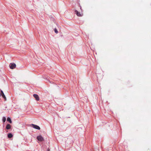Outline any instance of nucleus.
I'll return each instance as SVG.
<instances>
[{
    "instance_id": "0eeeda50",
    "label": "nucleus",
    "mask_w": 151,
    "mask_h": 151,
    "mask_svg": "<svg viewBox=\"0 0 151 151\" xmlns=\"http://www.w3.org/2000/svg\"><path fill=\"white\" fill-rule=\"evenodd\" d=\"M11 128V126L9 124H7L6 127V129H9Z\"/></svg>"
},
{
    "instance_id": "9d476101",
    "label": "nucleus",
    "mask_w": 151,
    "mask_h": 151,
    "mask_svg": "<svg viewBox=\"0 0 151 151\" xmlns=\"http://www.w3.org/2000/svg\"><path fill=\"white\" fill-rule=\"evenodd\" d=\"M2 121L3 122H4L6 121V118L5 117H3L2 118Z\"/></svg>"
},
{
    "instance_id": "6e6552de",
    "label": "nucleus",
    "mask_w": 151,
    "mask_h": 151,
    "mask_svg": "<svg viewBox=\"0 0 151 151\" xmlns=\"http://www.w3.org/2000/svg\"><path fill=\"white\" fill-rule=\"evenodd\" d=\"M7 136L8 138H10L13 137V135L11 133H9L8 134Z\"/></svg>"
},
{
    "instance_id": "f8f14e48",
    "label": "nucleus",
    "mask_w": 151,
    "mask_h": 151,
    "mask_svg": "<svg viewBox=\"0 0 151 151\" xmlns=\"http://www.w3.org/2000/svg\"><path fill=\"white\" fill-rule=\"evenodd\" d=\"M50 150L49 148H48L47 150V151H50Z\"/></svg>"
},
{
    "instance_id": "7ed1b4c3",
    "label": "nucleus",
    "mask_w": 151,
    "mask_h": 151,
    "mask_svg": "<svg viewBox=\"0 0 151 151\" xmlns=\"http://www.w3.org/2000/svg\"><path fill=\"white\" fill-rule=\"evenodd\" d=\"M37 139L39 141L42 142L44 140L43 138L41 135H39L37 137Z\"/></svg>"
},
{
    "instance_id": "39448f33",
    "label": "nucleus",
    "mask_w": 151,
    "mask_h": 151,
    "mask_svg": "<svg viewBox=\"0 0 151 151\" xmlns=\"http://www.w3.org/2000/svg\"><path fill=\"white\" fill-rule=\"evenodd\" d=\"M1 95L2 96L3 98L4 99L5 101H6V98L3 92L2 91H1Z\"/></svg>"
},
{
    "instance_id": "423d86ee",
    "label": "nucleus",
    "mask_w": 151,
    "mask_h": 151,
    "mask_svg": "<svg viewBox=\"0 0 151 151\" xmlns=\"http://www.w3.org/2000/svg\"><path fill=\"white\" fill-rule=\"evenodd\" d=\"M75 13L76 14V15L79 17L81 16V15L80 13L77 10H75Z\"/></svg>"
},
{
    "instance_id": "1a4fd4ad",
    "label": "nucleus",
    "mask_w": 151,
    "mask_h": 151,
    "mask_svg": "<svg viewBox=\"0 0 151 151\" xmlns=\"http://www.w3.org/2000/svg\"><path fill=\"white\" fill-rule=\"evenodd\" d=\"M7 121L8 122H9L10 123H12V121L11 119L9 117H8L7 118Z\"/></svg>"
},
{
    "instance_id": "f257e3e1",
    "label": "nucleus",
    "mask_w": 151,
    "mask_h": 151,
    "mask_svg": "<svg viewBox=\"0 0 151 151\" xmlns=\"http://www.w3.org/2000/svg\"><path fill=\"white\" fill-rule=\"evenodd\" d=\"M30 126L37 129L40 130V127L39 126L33 124H31Z\"/></svg>"
},
{
    "instance_id": "9b49d317",
    "label": "nucleus",
    "mask_w": 151,
    "mask_h": 151,
    "mask_svg": "<svg viewBox=\"0 0 151 151\" xmlns=\"http://www.w3.org/2000/svg\"><path fill=\"white\" fill-rule=\"evenodd\" d=\"M54 31L56 33H58V32L57 30V29L56 28L55 29Z\"/></svg>"
},
{
    "instance_id": "20e7f679",
    "label": "nucleus",
    "mask_w": 151,
    "mask_h": 151,
    "mask_svg": "<svg viewBox=\"0 0 151 151\" xmlns=\"http://www.w3.org/2000/svg\"><path fill=\"white\" fill-rule=\"evenodd\" d=\"M33 97L37 101H39L40 99L39 96L37 94H35L33 95Z\"/></svg>"
},
{
    "instance_id": "f03ea898",
    "label": "nucleus",
    "mask_w": 151,
    "mask_h": 151,
    "mask_svg": "<svg viewBox=\"0 0 151 151\" xmlns=\"http://www.w3.org/2000/svg\"><path fill=\"white\" fill-rule=\"evenodd\" d=\"M16 65L14 63H10L9 65V67L11 69H14L16 67Z\"/></svg>"
}]
</instances>
